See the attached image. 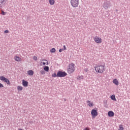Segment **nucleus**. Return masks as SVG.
Returning a JSON list of instances; mask_svg holds the SVG:
<instances>
[{"mask_svg":"<svg viewBox=\"0 0 130 130\" xmlns=\"http://www.w3.org/2000/svg\"><path fill=\"white\" fill-rule=\"evenodd\" d=\"M27 74L29 76H33L34 72L32 70H29L27 71Z\"/></svg>","mask_w":130,"mask_h":130,"instance_id":"nucleus-17","label":"nucleus"},{"mask_svg":"<svg viewBox=\"0 0 130 130\" xmlns=\"http://www.w3.org/2000/svg\"><path fill=\"white\" fill-rule=\"evenodd\" d=\"M63 50H64V51H65V50H67V47H66V45H63Z\"/></svg>","mask_w":130,"mask_h":130,"instance_id":"nucleus-28","label":"nucleus"},{"mask_svg":"<svg viewBox=\"0 0 130 130\" xmlns=\"http://www.w3.org/2000/svg\"><path fill=\"white\" fill-rule=\"evenodd\" d=\"M17 90L19 91H21L23 90V87L22 86L18 85L17 87Z\"/></svg>","mask_w":130,"mask_h":130,"instance_id":"nucleus-18","label":"nucleus"},{"mask_svg":"<svg viewBox=\"0 0 130 130\" xmlns=\"http://www.w3.org/2000/svg\"><path fill=\"white\" fill-rule=\"evenodd\" d=\"M67 75L66 72L58 71L57 73V77H64Z\"/></svg>","mask_w":130,"mask_h":130,"instance_id":"nucleus-6","label":"nucleus"},{"mask_svg":"<svg viewBox=\"0 0 130 130\" xmlns=\"http://www.w3.org/2000/svg\"><path fill=\"white\" fill-rule=\"evenodd\" d=\"M7 0H0V8H3L6 5Z\"/></svg>","mask_w":130,"mask_h":130,"instance_id":"nucleus-11","label":"nucleus"},{"mask_svg":"<svg viewBox=\"0 0 130 130\" xmlns=\"http://www.w3.org/2000/svg\"><path fill=\"white\" fill-rule=\"evenodd\" d=\"M40 73H41L42 75H44V74H45V72L44 71H43V70H41V71H40Z\"/></svg>","mask_w":130,"mask_h":130,"instance_id":"nucleus-27","label":"nucleus"},{"mask_svg":"<svg viewBox=\"0 0 130 130\" xmlns=\"http://www.w3.org/2000/svg\"><path fill=\"white\" fill-rule=\"evenodd\" d=\"M103 8L106 9L108 10L111 6V3L109 1H106L103 4Z\"/></svg>","mask_w":130,"mask_h":130,"instance_id":"nucleus-7","label":"nucleus"},{"mask_svg":"<svg viewBox=\"0 0 130 130\" xmlns=\"http://www.w3.org/2000/svg\"><path fill=\"white\" fill-rule=\"evenodd\" d=\"M49 4H50V5L51 6H53L54 5L55 3V0H48Z\"/></svg>","mask_w":130,"mask_h":130,"instance_id":"nucleus-16","label":"nucleus"},{"mask_svg":"<svg viewBox=\"0 0 130 130\" xmlns=\"http://www.w3.org/2000/svg\"><path fill=\"white\" fill-rule=\"evenodd\" d=\"M56 77H57V74H56L55 73H53L52 75V77H53V78H55Z\"/></svg>","mask_w":130,"mask_h":130,"instance_id":"nucleus-25","label":"nucleus"},{"mask_svg":"<svg viewBox=\"0 0 130 130\" xmlns=\"http://www.w3.org/2000/svg\"><path fill=\"white\" fill-rule=\"evenodd\" d=\"M4 85L2 83H0V88H4Z\"/></svg>","mask_w":130,"mask_h":130,"instance_id":"nucleus-29","label":"nucleus"},{"mask_svg":"<svg viewBox=\"0 0 130 130\" xmlns=\"http://www.w3.org/2000/svg\"><path fill=\"white\" fill-rule=\"evenodd\" d=\"M108 115L110 117H114L115 115V113L113 111H109L108 112Z\"/></svg>","mask_w":130,"mask_h":130,"instance_id":"nucleus-14","label":"nucleus"},{"mask_svg":"<svg viewBox=\"0 0 130 130\" xmlns=\"http://www.w3.org/2000/svg\"><path fill=\"white\" fill-rule=\"evenodd\" d=\"M70 4L73 8H76L79 7V0H71Z\"/></svg>","mask_w":130,"mask_h":130,"instance_id":"nucleus-3","label":"nucleus"},{"mask_svg":"<svg viewBox=\"0 0 130 130\" xmlns=\"http://www.w3.org/2000/svg\"><path fill=\"white\" fill-rule=\"evenodd\" d=\"M62 51H64V50L63 49H59V52H62Z\"/></svg>","mask_w":130,"mask_h":130,"instance_id":"nucleus-32","label":"nucleus"},{"mask_svg":"<svg viewBox=\"0 0 130 130\" xmlns=\"http://www.w3.org/2000/svg\"><path fill=\"white\" fill-rule=\"evenodd\" d=\"M91 114L92 118H95L98 115V110L96 109H92L91 111Z\"/></svg>","mask_w":130,"mask_h":130,"instance_id":"nucleus-9","label":"nucleus"},{"mask_svg":"<svg viewBox=\"0 0 130 130\" xmlns=\"http://www.w3.org/2000/svg\"><path fill=\"white\" fill-rule=\"evenodd\" d=\"M6 12H5L4 11H1V14L2 15H3V16H5V15H6Z\"/></svg>","mask_w":130,"mask_h":130,"instance_id":"nucleus-26","label":"nucleus"},{"mask_svg":"<svg viewBox=\"0 0 130 130\" xmlns=\"http://www.w3.org/2000/svg\"><path fill=\"white\" fill-rule=\"evenodd\" d=\"M83 130H90V129H89V127H85V128L83 129Z\"/></svg>","mask_w":130,"mask_h":130,"instance_id":"nucleus-30","label":"nucleus"},{"mask_svg":"<svg viewBox=\"0 0 130 130\" xmlns=\"http://www.w3.org/2000/svg\"><path fill=\"white\" fill-rule=\"evenodd\" d=\"M0 80L2 81H3L4 82L6 83L7 85H10L11 84L10 80L8 78L5 77L3 76H0Z\"/></svg>","mask_w":130,"mask_h":130,"instance_id":"nucleus-5","label":"nucleus"},{"mask_svg":"<svg viewBox=\"0 0 130 130\" xmlns=\"http://www.w3.org/2000/svg\"><path fill=\"white\" fill-rule=\"evenodd\" d=\"M124 128L123 127V125L122 124L120 125L119 126L118 130H124Z\"/></svg>","mask_w":130,"mask_h":130,"instance_id":"nucleus-23","label":"nucleus"},{"mask_svg":"<svg viewBox=\"0 0 130 130\" xmlns=\"http://www.w3.org/2000/svg\"><path fill=\"white\" fill-rule=\"evenodd\" d=\"M50 52L51 53H55L56 52V49L55 48H51L50 49Z\"/></svg>","mask_w":130,"mask_h":130,"instance_id":"nucleus-21","label":"nucleus"},{"mask_svg":"<svg viewBox=\"0 0 130 130\" xmlns=\"http://www.w3.org/2000/svg\"><path fill=\"white\" fill-rule=\"evenodd\" d=\"M77 79L78 80H83V76H82V75H78L77 77Z\"/></svg>","mask_w":130,"mask_h":130,"instance_id":"nucleus-19","label":"nucleus"},{"mask_svg":"<svg viewBox=\"0 0 130 130\" xmlns=\"http://www.w3.org/2000/svg\"><path fill=\"white\" fill-rule=\"evenodd\" d=\"M86 103L87 104V105L89 107H92L94 106V104L92 102H91V101L88 100L86 101Z\"/></svg>","mask_w":130,"mask_h":130,"instance_id":"nucleus-13","label":"nucleus"},{"mask_svg":"<svg viewBox=\"0 0 130 130\" xmlns=\"http://www.w3.org/2000/svg\"><path fill=\"white\" fill-rule=\"evenodd\" d=\"M44 70L46 72H48L49 71V67L48 66H45Z\"/></svg>","mask_w":130,"mask_h":130,"instance_id":"nucleus-20","label":"nucleus"},{"mask_svg":"<svg viewBox=\"0 0 130 130\" xmlns=\"http://www.w3.org/2000/svg\"><path fill=\"white\" fill-rule=\"evenodd\" d=\"M9 32V31L8 30H6L4 32L6 33V34H8Z\"/></svg>","mask_w":130,"mask_h":130,"instance_id":"nucleus-31","label":"nucleus"},{"mask_svg":"<svg viewBox=\"0 0 130 130\" xmlns=\"http://www.w3.org/2000/svg\"><path fill=\"white\" fill-rule=\"evenodd\" d=\"M22 86L24 87H28V82L24 80V79H23L22 81Z\"/></svg>","mask_w":130,"mask_h":130,"instance_id":"nucleus-12","label":"nucleus"},{"mask_svg":"<svg viewBox=\"0 0 130 130\" xmlns=\"http://www.w3.org/2000/svg\"><path fill=\"white\" fill-rule=\"evenodd\" d=\"M18 130H24V129H23L22 128H19Z\"/></svg>","mask_w":130,"mask_h":130,"instance_id":"nucleus-33","label":"nucleus"},{"mask_svg":"<svg viewBox=\"0 0 130 130\" xmlns=\"http://www.w3.org/2000/svg\"><path fill=\"white\" fill-rule=\"evenodd\" d=\"M94 69L96 73L102 74L105 72L106 66L105 64L97 65L94 67Z\"/></svg>","mask_w":130,"mask_h":130,"instance_id":"nucleus-1","label":"nucleus"},{"mask_svg":"<svg viewBox=\"0 0 130 130\" xmlns=\"http://www.w3.org/2000/svg\"><path fill=\"white\" fill-rule=\"evenodd\" d=\"M48 66L49 65V61L47 59H42L40 60V66Z\"/></svg>","mask_w":130,"mask_h":130,"instance_id":"nucleus-8","label":"nucleus"},{"mask_svg":"<svg viewBox=\"0 0 130 130\" xmlns=\"http://www.w3.org/2000/svg\"><path fill=\"white\" fill-rule=\"evenodd\" d=\"M113 83L116 86H118L119 84V81L117 78H115L113 80Z\"/></svg>","mask_w":130,"mask_h":130,"instance_id":"nucleus-15","label":"nucleus"},{"mask_svg":"<svg viewBox=\"0 0 130 130\" xmlns=\"http://www.w3.org/2000/svg\"><path fill=\"white\" fill-rule=\"evenodd\" d=\"M14 59L16 62H21L22 61V58L18 55H15L14 56Z\"/></svg>","mask_w":130,"mask_h":130,"instance_id":"nucleus-10","label":"nucleus"},{"mask_svg":"<svg viewBox=\"0 0 130 130\" xmlns=\"http://www.w3.org/2000/svg\"><path fill=\"white\" fill-rule=\"evenodd\" d=\"M93 40L96 44H102L103 42V39L99 36H95L93 37Z\"/></svg>","mask_w":130,"mask_h":130,"instance_id":"nucleus-4","label":"nucleus"},{"mask_svg":"<svg viewBox=\"0 0 130 130\" xmlns=\"http://www.w3.org/2000/svg\"><path fill=\"white\" fill-rule=\"evenodd\" d=\"M32 59H33L34 60H35V61H37V60H38V57L36 56H34L32 57Z\"/></svg>","mask_w":130,"mask_h":130,"instance_id":"nucleus-24","label":"nucleus"},{"mask_svg":"<svg viewBox=\"0 0 130 130\" xmlns=\"http://www.w3.org/2000/svg\"><path fill=\"white\" fill-rule=\"evenodd\" d=\"M111 100L116 101V96L115 95H112L111 96Z\"/></svg>","mask_w":130,"mask_h":130,"instance_id":"nucleus-22","label":"nucleus"},{"mask_svg":"<svg viewBox=\"0 0 130 130\" xmlns=\"http://www.w3.org/2000/svg\"><path fill=\"white\" fill-rule=\"evenodd\" d=\"M76 70V67L74 63L69 64L68 68V73L69 74H73Z\"/></svg>","mask_w":130,"mask_h":130,"instance_id":"nucleus-2","label":"nucleus"}]
</instances>
